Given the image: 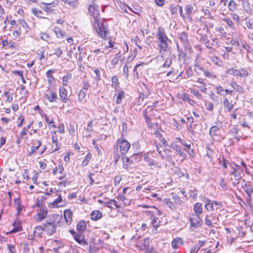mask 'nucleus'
<instances>
[{"label": "nucleus", "mask_w": 253, "mask_h": 253, "mask_svg": "<svg viewBox=\"0 0 253 253\" xmlns=\"http://www.w3.org/2000/svg\"><path fill=\"white\" fill-rule=\"evenodd\" d=\"M88 11L91 15L94 18V21L93 23V28L97 33L98 36L103 39H105L107 37L108 30L107 26L99 18V7L94 0L92 3L88 6Z\"/></svg>", "instance_id": "obj_1"}, {"label": "nucleus", "mask_w": 253, "mask_h": 253, "mask_svg": "<svg viewBox=\"0 0 253 253\" xmlns=\"http://www.w3.org/2000/svg\"><path fill=\"white\" fill-rule=\"evenodd\" d=\"M156 37L158 45L160 48V53L162 54L161 56L163 57V54L169 50V44L170 41L166 36L165 29L162 27L158 28Z\"/></svg>", "instance_id": "obj_2"}, {"label": "nucleus", "mask_w": 253, "mask_h": 253, "mask_svg": "<svg viewBox=\"0 0 253 253\" xmlns=\"http://www.w3.org/2000/svg\"><path fill=\"white\" fill-rule=\"evenodd\" d=\"M204 201L205 203V208L208 211L213 213L219 209L224 210L223 205L221 202L212 201L208 198L205 199Z\"/></svg>", "instance_id": "obj_3"}, {"label": "nucleus", "mask_w": 253, "mask_h": 253, "mask_svg": "<svg viewBox=\"0 0 253 253\" xmlns=\"http://www.w3.org/2000/svg\"><path fill=\"white\" fill-rule=\"evenodd\" d=\"M116 146L120 148V153L124 155L130 148V144L126 139L119 138L116 143Z\"/></svg>", "instance_id": "obj_4"}, {"label": "nucleus", "mask_w": 253, "mask_h": 253, "mask_svg": "<svg viewBox=\"0 0 253 253\" xmlns=\"http://www.w3.org/2000/svg\"><path fill=\"white\" fill-rule=\"evenodd\" d=\"M37 228H41L42 230L47 232L49 235H52L55 232L56 226L52 221H46L43 223L42 227H39Z\"/></svg>", "instance_id": "obj_5"}, {"label": "nucleus", "mask_w": 253, "mask_h": 253, "mask_svg": "<svg viewBox=\"0 0 253 253\" xmlns=\"http://www.w3.org/2000/svg\"><path fill=\"white\" fill-rule=\"evenodd\" d=\"M189 220L190 222L191 227L193 229H196L199 226H200L203 222L202 219L200 217V215L192 214L190 217Z\"/></svg>", "instance_id": "obj_6"}, {"label": "nucleus", "mask_w": 253, "mask_h": 253, "mask_svg": "<svg viewBox=\"0 0 253 253\" xmlns=\"http://www.w3.org/2000/svg\"><path fill=\"white\" fill-rule=\"evenodd\" d=\"M45 97L49 102H55L58 99V96L55 90L48 88L44 93Z\"/></svg>", "instance_id": "obj_7"}, {"label": "nucleus", "mask_w": 253, "mask_h": 253, "mask_svg": "<svg viewBox=\"0 0 253 253\" xmlns=\"http://www.w3.org/2000/svg\"><path fill=\"white\" fill-rule=\"evenodd\" d=\"M59 94L62 102L66 103L69 101L70 95H68L67 90L64 87L62 86H60Z\"/></svg>", "instance_id": "obj_8"}, {"label": "nucleus", "mask_w": 253, "mask_h": 253, "mask_svg": "<svg viewBox=\"0 0 253 253\" xmlns=\"http://www.w3.org/2000/svg\"><path fill=\"white\" fill-rule=\"evenodd\" d=\"M143 158L144 161L148 164L149 166L153 167L154 168H161V166H159L158 162H156L154 160L150 157L149 153L144 154Z\"/></svg>", "instance_id": "obj_9"}, {"label": "nucleus", "mask_w": 253, "mask_h": 253, "mask_svg": "<svg viewBox=\"0 0 253 253\" xmlns=\"http://www.w3.org/2000/svg\"><path fill=\"white\" fill-rule=\"evenodd\" d=\"M65 205V202L63 201L62 196L59 194L58 198L53 202L49 204V206L52 208H59L63 207Z\"/></svg>", "instance_id": "obj_10"}, {"label": "nucleus", "mask_w": 253, "mask_h": 253, "mask_svg": "<svg viewBox=\"0 0 253 253\" xmlns=\"http://www.w3.org/2000/svg\"><path fill=\"white\" fill-rule=\"evenodd\" d=\"M72 234L73 235L74 239L81 245H87V242L84 239L82 235L76 233L72 230H70Z\"/></svg>", "instance_id": "obj_11"}, {"label": "nucleus", "mask_w": 253, "mask_h": 253, "mask_svg": "<svg viewBox=\"0 0 253 253\" xmlns=\"http://www.w3.org/2000/svg\"><path fill=\"white\" fill-rule=\"evenodd\" d=\"M64 216L67 225L71 224L72 221L73 214L70 210H66L64 212Z\"/></svg>", "instance_id": "obj_12"}, {"label": "nucleus", "mask_w": 253, "mask_h": 253, "mask_svg": "<svg viewBox=\"0 0 253 253\" xmlns=\"http://www.w3.org/2000/svg\"><path fill=\"white\" fill-rule=\"evenodd\" d=\"M216 125L212 126L210 130V135L213 137L217 135V132L221 126V123H216Z\"/></svg>", "instance_id": "obj_13"}, {"label": "nucleus", "mask_w": 253, "mask_h": 253, "mask_svg": "<svg viewBox=\"0 0 253 253\" xmlns=\"http://www.w3.org/2000/svg\"><path fill=\"white\" fill-rule=\"evenodd\" d=\"M47 213V211L46 208L41 209L40 211L36 215L37 219L39 221H42L46 217Z\"/></svg>", "instance_id": "obj_14"}, {"label": "nucleus", "mask_w": 253, "mask_h": 253, "mask_svg": "<svg viewBox=\"0 0 253 253\" xmlns=\"http://www.w3.org/2000/svg\"><path fill=\"white\" fill-rule=\"evenodd\" d=\"M193 210L195 212L194 214L201 215L203 213L202 204L199 202L196 203L194 206Z\"/></svg>", "instance_id": "obj_15"}, {"label": "nucleus", "mask_w": 253, "mask_h": 253, "mask_svg": "<svg viewBox=\"0 0 253 253\" xmlns=\"http://www.w3.org/2000/svg\"><path fill=\"white\" fill-rule=\"evenodd\" d=\"M102 216V212L98 210L93 211L90 214V218L92 220L97 221Z\"/></svg>", "instance_id": "obj_16"}, {"label": "nucleus", "mask_w": 253, "mask_h": 253, "mask_svg": "<svg viewBox=\"0 0 253 253\" xmlns=\"http://www.w3.org/2000/svg\"><path fill=\"white\" fill-rule=\"evenodd\" d=\"M183 240L181 238H176L174 239L171 242V246L173 249H177L180 245H183Z\"/></svg>", "instance_id": "obj_17"}, {"label": "nucleus", "mask_w": 253, "mask_h": 253, "mask_svg": "<svg viewBox=\"0 0 253 253\" xmlns=\"http://www.w3.org/2000/svg\"><path fill=\"white\" fill-rule=\"evenodd\" d=\"M242 170L241 169L238 170L236 172H234L233 174H232L234 176V179L231 178V180H234L233 182V184L234 185H236L239 183V180L241 179V171Z\"/></svg>", "instance_id": "obj_18"}, {"label": "nucleus", "mask_w": 253, "mask_h": 253, "mask_svg": "<svg viewBox=\"0 0 253 253\" xmlns=\"http://www.w3.org/2000/svg\"><path fill=\"white\" fill-rule=\"evenodd\" d=\"M157 151L160 155L162 159L166 160L169 162H171L173 161L172 157L170 155L168 154L166 151H165L164 154L162 153V151H159L158 149H157Z\"/></svg>", "instance_id": "obj_19"}, {"label": "nucleus", "mask_w": 253, "mask_h": 253, "mask_svg": "<svg viewBox=\"0 0 253 253\" xmlns=\"http://www.w3.org/2000/svg\"><path fill=\"white\" fill-rule=\"evenodd\" d=\"M116 92H117L116 94L117 95L116 103L120 104L121 103L122 99L125 97V92L121 89H117V91H116Z\"/></svg>", "instance_id": "obj_20"}, {"label": "nucleus", "mask_w": 253, "mask_h": 253, "mask_svg": "<svg viewBox=\"0 0 253 253\" xmlns=\"http://www.w3.org/2000/svg\"><path fill=\"white\" fill-rule=\"evenodd\" d=\"M178 37L180 41L183 42V45L186 47L188 48V46L189 45L188 42L187 37L185 32H182L180 33L178 35Z\"/></svg>", "instance_id": "obj_21"}, {"label": "nucleus", "mask_w": 253, "mask_h": 253, "mask_svg": "<svg viewBox=\"0 0 253 253\" xmlns=\"http://www.w3.org/2000/svg\"><path fill=\"white\" fill-rule=\"evenodd\" d=\"M223 104L228 112H231L233 108L234 104L230 102L227 98H224L223 100Z\"/></svg>", "instance_id": "obj_22"}, {"label": "nucleus", "mask_w": 253, "mask_h": 253, "mask_svg": "<svg viewBox=\"0 0 253 253\" xmlns=\"http://www.w3.org/2000/svg\"><path fill=\"white\" fill-rule=\"evenodd\" d=\"M87 93V91L84 90H81L78 94V100L79 102L82 104H84L86 102L84 99Z\"/></svg>", "instance_id": "obj_23"}, {"label": "nucleus", "mask_w": 253, "mask_h": 253, "mask_svg": "<svg viewBox=\"0 0 253 253\" xmlns=\"http://www.w3.org/2000/svg\"><path fill=\"white\" fill-rule=\"evenodd\" d=\"M113 206L117 208H120V206L118 204L117 201L114 200H110L109 201L104 203V206L109 208H112Z\"/></svg>", "instance_id": "obj_24"}, {"label": "nucleus", "mask_w": 253, "mask_h": 253, "mask_svg": "<svg viewBox=\"0 0 253 253\" xmlns=\"http://www.w3.org/2000/svg\"><path fill=\"white\" fill-rule=\"evenodd\" d=\"M53 31L55 33L58 38L64 37L66 35V33L58 27H55Z\"/></svg>", "instance_id": "obj_25"}, {"label": "nucleus", "mask_w": 253, "mask_h": 253, "mask_svg": "<svg viewBox=\"0 0 253 253\" xmlns=\"http://www.w3.org/2000/svg\"><path fill=\"white\" fill-rule=\"evenodd\" d=\"M52 142L53 144H56V147H54V145H52L53 151H58L60 149V146L58 144V139L55 133L52 136Z\"/></svg>", "instance_id": "obj_26"}, {"label": "nucleus", "mask_w": 253, "mask_h": 253, "mask_svg": "<svg viewBox=\"0 0 253 253\" xmlns=\"http://www.w3.org/2000/svg\"><path fill=\"white\" fill-rule=\"evenodd\" d=\"M34 146L31 147V153H34L37 151V150L39 149V148L41 146L42 142L41 141L36 140L34 141Z\"/></svg>", "instance_id": "obj_27"}, {"label": "nucleus", "mask_w": 253, "mask_h": 253, "mask_svg": "<svg viewBox=\"0 0 253 253\" xmlns=\"http://www.w3.org/2000/svg\"><path fill=\"white\" fill-rule=\"evenodd\" d=\"M111 81H112L111 86L113 88L115 89L116 91H117V89H120L118 79L117 77V76H113L111 79Z\"/></svg>", "instance_id": "obj_28"}, {"label": "nucleus", "mask_w": 253, "mask_h": 253, "mask_svg": "<svg viewBox=\"0 0 253 253\" xmlns=\"http://www.w3.org/2000/svg\"><path fill=\"white\" fill-rule=\"evenodd\" d=\"M245 192L247 193L248 197L251 199L253 195V184L252 183L244 190Z\"/></svg>", "instance_id": "obj_29"}, {"label": "nucleus", "mask_w": 253, "mask_h": 253, "mask_svg": "<svg viewBox=\"0 0 253 253\" xmlns=\"http://www.w3.org/2000/svg\"><path fill=\"white\" fill-rule=\"evenodd\" d=\"M64 171L63 166L61 164L58 165L55 168H54L52 171V174L54 175H56L58 173L62 174Z\"/></svg>", "instance_id": "obj_30"}, {"label": "nucleus", "mask_w": 253, "mask_h": 253, "mask_svg": "<svg viewBox=\"0 0 253 253\" xmlns=\"http://www.w3.org/2000/svg\"><path fill=\"white\" fill-rule=\"evenodd\" d=\"M13 229L10 231L11 233H16L22 230V226L19 221H15L13 224Z\"/></svg>", "instance_id": "obj_31"}, {"label": "nucleus", "mask_w": 253, "mask_h": 253, "mask_svg": "<svg viewBox=\"0 0 253 253\" xmlns=\"http://www.w3.org/2000/svg\"><path fill=\"white\" fill-rule=\"evenodd\" d=\"M172 198L174 203L178 206L181 205L183 203V201L175 194H172Z\"/></svg>", "instance_id": "obj_32"}, {"label": "nucleus", "mask_w": 253, "mask_h": 253, "mask_svg": "<svg viewBox=\"0 0 253 253\" xmlns=\"http://www.w3.org/2000/svg\"><path fill=\"white\" fill-rule=\"evenodd\" d=\"M92 158V155L91 153L88 152L87 155L85 156V158L84 159V161H83L82 163V166L83 167H85L87 166L89 162V161L91 160Z\"/></svg>", "instance_id": "obj_33"}, {"label": "nucleus", "mask_w": 253, "mask_h": 253, "mask_svg": "<svg viewBox=\"0 0 253 253\" xmlns=\"http://www.w3.org/2000/svg\"><path fill=\"white\" fill-rule=\"evenodd\" d=\"M44 199L45 197L44 196H42L40 197V198H39L37 200V205L40 208V209H43V208H46L45 206V204L43 202Z\"/></svg>", "instance_id": "obj_34"}, {"label": "nucleus", "mask_w": 253, "mask_h": 253, "mask_svg": "<svg viewBox=\"0 0 253 253\" xmlns=\"http://www.w3.org/2000/svg\"><path fill=\"white\" fill-rule=\"evenodd\" d=\"M86 228V223L84 221H80L77 225V229L78 231L82 232Z\"/></svg>", "instance_id": "obj_35"}, {"label": "nucleus", "mask_w": 253, "mask_h": 253, "mask_svg": "<svg viewBox=\"0 0 253 253\" xmlns=\"http://www.w3.org/2000/svg\"><path fill=\"white\" fill-rule=\"evenodd\" d=\"M226 73L231 75L238 76V74H239V70H237L234 68H231L228 69L226 71Z\"/></svg>", "instance_id": "obj_36"}, {"label": "nucleus", "mask_w": 253, "mask_h": 253, "mask_svg": "<svg viewBox=\"0 0 253 253\" xmlns=\"http://www.w3.org/2000/svg\"><path fill=\"white\" fill-rule=\"evenodd\" d=\"M121 57V53L120 52L117 53L115 57L112 59L111 61V64L113 66H115L118 63Z\"/></svg>", "instance_id": "obj_37"}, {"label": "nucleus", "mask_w": 253, "mask_h": 253, "mask_svg": "<svg viewBox=\"0 0 253 253\" xmlns=\"http://www.w3.org/2000/svg\"><path fill=\"white\" fill-rule=\"evenodd\" d=\"M229 165L232 169L230 175L233 174L234 172H236L238 170L240 169V167L235 163H229Z\"/></svg>", "instance_id": "obj_38"}, {"label": "nucleus", "mask_w": 253, "mask_h": 253, "mask_svg": "<svg viewBox=\"0 0 253 253\" xmlns=\"http://www.w3.org/2000/svg\"><path fill=\"white\" fill-rule=\"evenodd\" d=\"M165 201L167 206H168L171 210L174 211L176 209L175 205L169 199H165Z\"/></svg>", "instance_id": "obj_39"}, {"label": "nucleus", "mask_w": 253, "mask_h": 253, "mask_svg": "<svg viewBox=\"0 0 253 253\" xmlns=\"http://www.w3.org/2000/svg\"><path fill=\"white\" fill-rule=\"evenodd\" d=\"M43 118L45 119V122L51 126L53 127H56V126L54 124V120L53 119L50 120H49L48 117L47 115L44 114L43 116Z\"/></svg>", "instance_id": "obj_40"}, {"label": "nucleus", "mask_w": 253, "mask_h": 253, "mask_svg": "<svg viewBox=\"0 0 253 253\" xmlns=\"http://www.w3.org/2000/svg\"><path fill=\"white\" fill-rule=\"evenodd\" d=\"M243 8L245 11L248 13H252V9L250 6L249 2L248 1H244L243 2Z\"/></svg>", "instance_id": "obj_41"}, {"label": "nucleus", "mask_w": 253, "mask_h": 253, "mask_svg": "<svg viewBox=\"0 0 253 253\" xmlns=\"http://www.w3.org/2000/svg\"><path fill=\"white\" fill-rule=\"evenodd\" d=\"M223 1V0H210L209 1V5L211 7H213L214 6H218Z\"/></svg>", "instance_id": "obj_42"}, {"label": "nucleus", "mask_w": 253, "mask_h": 253, "mask_svg": "<svg viewBox=\"0 0 253 253\" xmlns=\"http://www.w3.org/2000/svg\"><path fill=\"white\" fill-rule=\"evenodd\" d=\"M152 224L153 226V230L156 231L159 226V221L158 222L157 218L155 216L152 217Z\"/></svg>", "instance_id": "obj_43"}, {"label": "nucleus", "mask_w": 253, "mask_h": 253, "mask_svg": "<svg viewBox=\"0 0 253 253\" xmlns=\"http://www.w3.org/2000/svg\"><path fill=\"white\" fill-rule=\"evenodd\" d=\"M72 75L71 74H68L64 76L62 78V84L64 86H66L68 84V80L71 79Z\"/></svg>", "instance_id": "obj_44"}, {"label": "nucleus", "mask_w": 253, "mask_h": 253, "mask_svg": "<svg viewBox=\"0 0 253 253\" xmlns=\"http://www.w3.org/2000/svg\"><path fill=\"white\" fill-rule=\"evenodd\" d=\"M193 10V6L192 4L186 5L185 8L186 14L189 16L192 12Z\"/></svg>", "instance_id": "obj_45"}, {"label": "nucleus", "mask_w": 253, "mask_h": 253, "mask_svg": "<svg viewBox=\"0 0 253 253\" xmlns=\"http://www.w3.org/2000/svg\"><path fill=\"white\" fill-rule=\"evenodd\" d=\"M145 94L143 92H140L139 94V96L138 97L137 100V104L139 105H142L143 102V100L146 97Z\"/></svg>", "instance_id": "obj_46"}, {"label": "nucleus", "mask_w": 253, "mask_h": 253, "mask_svg": "<svg viewBox=\"0 0 253 253\" xmlns=\"http://www.w3.org/2000/svg\"><path fill=\"white\" fill-rule=\"evenodd\" d=\"M181 99L183 101H185L188 102L190 105H193L194 103H195V102L192 100L186 94H184Z\"/></svg>", "instance_id": "obj_47"}, {"label": "nucleus", "mask_w": 253, "mask_h": 253, "mask_svg": "<svg viewBox=\"0 0 253 253\" xmlns=\"http://www.w3.org/2000/svg\"><path fill=\"white\" fill-rule=\"evenodd\" d=\"M188 194H189V197L191 199L196 200L197 198V193L195 189L189 190Z\"/></svg>", "instance_id": "obj_48"}, {"label": "nucleus", "mask_w": 253, "mask_h": 253, "mask_svg": "<svg viewBox=\"0 0 253 253\" xmlns=\"http://www.w3.org/2000/svg\"><path fill=\"white\" fill-rule=\"evenodd\" d=\"M211 61L215 65L220 66L222 64V61L216 56H213L211 58Z\"/></svg>", "instance_id": "obj_49"}, {"label": "nucleus", "mask_w": 253, "mask_h": 253, "mask_svg": "<svg viewBox=\"0 0 253 253\" xmlns=\"http://www.w3.org/2000/svg\"><path fill=\"white\" fill-rule=\"evenodd\" d=\"M236 7V2L234 0H230L228 5V8L230 11H234Z\"/></svg>", "instance_id": "obj_50"}, {"label": "nucleus", "mask_w": 253, "mask_h": 253, "mask_svg": "<svg viewBox=\"0 0 253 253\" xmlns=\"http://www.w3.org/2000/svg\"><path fill=\"white\" fill-rule=\"evenodd\" d=\"M203 72L205 76L208 78L212 79H215L216 78V77L212 73L209 72L207 70H204Z\"/></svg>", "instance_id": "obj_51"}, {"label": "nucleus", "mask_w": 253, "mask_h": 253, "mask_svg": "<svg viewBox=\"0 0 253 253\" xmlns=\"http://www.w3.org/2000/svg\"><path fill=\"white\" fill-rule=\"evenodd\" d=\"M41 38L42 40L47 42L50 40V37L49 36V34L47 33L41 32Z\"/></svg>", "instance_id": "obj_52"}, {"label": "nucleus", "mask_w": 253, "mask_h": 253, "mask_svg": "<svg viewBox=\"0 0 253 253\" xmlns=\"http://www.w3.org/2000/svg\"><path fill=\"white\" fill-rule=\"evenodd\" d=\"M42 4L45 5V8H44V10L46 12H49V13H53L54 11V9L51 8V7L50 6V3H45V2H42Z\"/></svg>", "instance_id": "obj_53"}, {"label": "nucleus", "mask_w": 253, "mask_h": 253, "mask_svg": "<svg viewBox=\"0 0 253 253\" xmlns=\"http://www.w3.org/2000/svg\"><path fill=\"white\" fill-rule=\"evenodd\" d=\"M230 85L237 91H240L241 87L238 84H237L235 82L231 81L230 83Z\"/></svg>", "instance_id": "obj_54"}, {"label": "nucleus", "mask_w": 253, "mask_h": 253, "mask_svg": "<svg viewBox=\"0 0 253 253\" xmlns=\"http://www.w3.org/2000/svg\"><path fill=\"white\" fill-rule=\"evenodd\" d=\"M147 111L146 110H144L143 111V116L145 119L147 123L148 127H151V122H150V118H149L147 116Z\"/></svg>", "instance_id": "obj_55"}, {"label": "nucleus", "mask_w": 253, "mask_h": 253, "mask_svg": "<svg viewBox=\"0 0 253 253\" xmlns=\"http://www.w3.org/2000/svg\"><path fill=\"white\" fill-rule=\"evenodd\" d=\"M205 222V224L209 227H211L213 226V223L211 222V220L209 219L208 215L206 216Z\"/></svg>", "instance_id": "obj_56"}, {"label": "nucleus", "mask_w": 253, "mask_h": 253, "mask_svg": "<svg viewBox=\"0 0 253 253\" xmlns=\"http://www.w3.org/2000/svg\"><path fill=\"white\" fill-rule=\"evenodd\" d=\"M248 71L245 69H241V70H239V74H238V76H240V77H243L248 76Z\"/></svg>", "instance_id": "obj_57"}, {"label": "nucleus", "mask_w": 253, "mask_h": 253, "mask_svg": "<svg viewBox=\"0 0 253 253\" xmlns=\"http://www.w3.org/2000/svg\"><path fill=\"white\" fill-rule=\"evenodd\" d=\"M217 93L221 95L225 96L224 92L225 90L220 85L217 86L216 87Z\"/></svg>", "instance_id": "obj_58"}, {"label": "nucleus", "mask_w": 253, "mask_h": 253, "mask_svg": "<svg viewBox=\"0 0 253 253\" xmlns=\"http://www.w3.org/2000/svg\"><path fill=\"white\" fill-rule=\"evenodd\" d=\"M90 87V85L89 83L86 81H84L83 82V87L82 90L87 91L88 89Z\"/></svg>", "instance_id": "obj_59"}, {"label": "nucleus", "mask_w": 253, "mask_h": 253, "mask_svg": "<svg viewBox=\"0 0 253 253\" xmlns=\"http://www.w3.org/2000/svg\"><path fill=\"white\" fill-rule=\"evenodd\" d=\"M122 180V177L120 175H117L114 177V184L115 186H118L119 184L120 181Z\"/></svg>", "instance_id": "obj_60"}, {"label": "nucleus", "mask_w": 253, "mask_h": 253, "mask_svg": "<svg viewBox=\"0 0 253 253\" xmlns=\"http://www.w3.org/2000/svg\"><path fill=\"white\" fill-rule=\"evenodd\" d=\"M224 21L231 28L233 29L234 28L233 22L229 18H225L224 19Z\"/></svg>", "instance_id": "obj_61"}, {"label": "nucleus", "mask_w": 253, "mask_h": 253, "mask_svg": "<svg viewBox=\"0 0 253 253\" xmlns=\"http://www.w3.org/2000/svg\"><path fill=\"white\" fill-rule=\"evenodd\" d=\"M93 71L95 74V79L96 80H99L100 79V72L99 69L95 68L93 70Z\"/></svg>", "instance_id": "obj_62"}, {"label": "nucleus", "mask_w": 253, "mask_h": 253, "mask_svg": "<svg viewBox=\"0 0 253 253\" xmlns=\"http://www.w3.org/2000/svg\"><path fill=\"white\" fill-rule=\"evenodd\" d=\"M32 12L34 15L37 16H40V15L42 13L41 10L37 8H33L32 10Z\"/></svg>", "instance_id": "obj_63"}, {"label": "nucleus", "mask_w": 253, "mask_h": 253, "mask_svg": "<svg viewBox=\"0 0 253 253\" xmlns=\"http://www.w3.org/2000/svg\"><path fill=\"white\" fill-rule=\"evenodd\" d=\"M8 249L9 250L8 253H16V249L13 245H8Z\"/></svg>", "instance_id": "obj_64"}]
</instances>
